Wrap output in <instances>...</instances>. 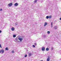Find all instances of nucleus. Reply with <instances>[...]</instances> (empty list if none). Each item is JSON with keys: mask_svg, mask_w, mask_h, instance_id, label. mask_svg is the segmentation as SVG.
I'll return each instance as SVG.
<instances>
[{"mask_svg": "<svg viewBox=\"0 0 61 61\" xmlns=\"http://www.w3.org/2000/svg\"><path fill=\"white\" fill-rule=\"evenodd\" d=\"M18 40H19L20 42H21V41H22V40H23V39L22 38L19 37L18 38Z\"/></svg>", "mask_w": 61, "mask_h": 61, "instance_id": "obj_1", "label": "nucleus"}, {"mask_svg": "<svg viewBox=\"0 0 61 61\" xmlns=\"http://www.w3.org/2000/svg\"><path fill=\"white\" fill-rule=\"evenodd\" d=\"M14 6H17L18 5V4L17 3H16L14 5Z\"/></svg>", "mask_w": 61, "mask_h": 61, "instance_id": "obj_2", "label": "nucleus"}, {"mask_svg": "<svg viewBox=\"0 0 61 61\" xmlns=\"http://www.w3.org/2000/svg\"><path fill=\"white\" fill-rule=\"evenodd\" d=\"M8 5H9V6H11L12 5H13V3H10L8 4Z\"/></svg>", "mask_w": 61, "mask_h": 61, "instance_id": "obj_3", "label": "nucleus"}, {"mask_svg": "<svg viewBox=\"0 0 61 61\" xmlns=\"http://www.w3.org/2000/svg\"><path fill=\"white\" fill-rule=\"evenodd\" d=\"M47 61H50V57L49 56H48V57L47 60Z\"/></svg>", "mask_w": 61, "mask_h": 61, "instance_id": "obj_4", "label": "nucleus"}, {"mask_svg": "<svg viewBox=\"0 0 61 61\" xmlns=\"http://www.w3.org/2000/svg\"><path fill=\"white\" fill-rule=\"evenodd\" d=\"M42 51H44L45 50V48L43 47H42V49H41Z\"/></svg>", "mask_w": 61, "mask_h": 61, "instance_id": "obj_5", "label": "nucleus"}, {"mask_svg": "<svg viewBox=\"0 0 61 61\" xmlns=\"http://www.w3.org/2000/svg\"><path fill=\"white\" fill-rule=\"evenodd\" d=\"M1 52H2V53H4L5 52V51L3 49H2L1 50Z\"/></svg>", "mask_w": 61, "mask_h": 61, "instance_id": "obj_6", "label": "nucleus"}, {"mask_svg": "<svg viewBox=\"0 0 61 61\" xmlns=\"http://www.w3.org/2000/svg\"><path fill=\"white\" fill-rule=\"evenodd\" d=\"M12 31H14L15 30V28L14 27H12L11 28Z\"/></svg>", "mask_w": 61, "mask_h": 61, "instance_id": "obj_7", "label": "nucleus"}, {"mask_svg": "<svg viewBox=\"0 0 61 61\" xmlns=\"http://www.w3.org/2000/svg\"><path fill=\"white\" fill-rule=\"evenodd\" d=\"M54 29H57V26H55L54 27Z\"/></svg>", "mask_w": 61, "mask_h": 61, "instance_id": "obj_8", "label": "nucleus"}, {"mask_svg": "<svg viewBox=\"0 0 61 61\" xmlns=\"http://www.w3.org/2000/svg\"><path fill=\"white\" fill-rule=\"evenodd\" d=\"M47 25V22H45V24L44 25V26H46V25Z\"/></svg>", "mask_w": 61, "mask_h": 61, "instance_id": "obj_9", "label": "nucleus"}, {"mask_svg": "<svg viewBox=\"0 0 61 61\" xmlns=\"http://www.w3.org/2000/svg\"><path fill=\"white\" fill-rule=\"evenodd\" d=\"M46 18L47 19H48V18H49V16H47L46 17Z\"/></svg>", "mask_w": 61, "mask_h": 61, "instance_id": "obj_10", "label": "nucleus"}, {"mask_svg": "<svg viewBox=\"0 0 61 61\" xmlns=\"http://www.w3.org/2000/svg\"><path fill=\"white\" fill-rule=\"evenodd\" d=\"M32 56V54L31 53H30L29 54V56Z\"/></svg>", "mask_w": 61, "mask_h": 61, "instance_id": "obj_11", "label": "nucleus"}, {"mask_svg": "<svg viewBox=\"0 0 61 61\" xmlns=\"http://www.w3.org/2000/svg\"><path fill=\"white\" fill-rule=\"evenodd\" d=\"M43 37H45V38H46V35H43Z\"/></svg>", "mask_w": 61, "mask_h": 61, "instance_id": "obj_12", "label": "nucleus"}, {"mask_svg": "<svg viewBox=\"0 0 61 61\" xmlns=\"http://www.w3.org/2000/svg\"><path fill=\"white\" fill-rule=\"evenodd\" d=\"M49 50V48H47L46 49V51H48Z\"/></svg>", "mask_w": 61, "mask_h": 61, "instance_id": "obj_13", "label": "nucleus"}, {"mask_svg": "<svg viewBox=\"0 0 61 61\" xmlns=\"http://www.w3.org/2000/svg\"><path fill=\"white\" fill-rule=\"evenodd\" d=\"M13 37H16V35H13Z\"/></svg>", "mask_w": 61, "mask_h": 61, "instance_id": "obj_14", "label": "nucleus"}, {"mask_svg": "<svg viewBox=\"0 0 61 61\" xmlns=\"http://www.w3.org/2000/svg\"><path fill=\"white\" fill-rule=\"evenodd\" d=\"M5 49L6 50H8V48L7 47H6L5 48Z\"/></svg>", "mask_w": 61, "mask_h": 61, "instance_id": "obj_15", "label": "nucleus"}, {"mask_svg": "<svg viewBox=\"0 0 61 61\" xmlns=\"http://www.w3.org/2000/svg\"><path fill=\"white\" fill-rule=\"evenodd\" d=\"M49 19H50L51 18H52V16L50 15L49 16Z\"/></svg>", "mask_w": 61, "mask_h": 61, "instance_id": "obj_16", "label": "nucleus"}, {"mask_svg": "<svg viewBox=\"0 0 61 61\" xmlns=\"http://www.w3.org/2000/svg\"><path fill=\"white\" fill-rule=\"evenodd\" d=\"M54 49V48L53 47H51V50H53Z\"/></svg>", "mask_w": 61, "mask_h": 61, "instance_id": "obj_17", "label": "nucleus"}, {"mask_svg": "<svg viewBox=\"0 0 61 61\" xmlns=\"http://www.w3.org/2000/svg\"><path fill=\"white\" fill-rule=\"evenodd\" d=\"M47 34H50V31H47Z\"/></svg>", "mask_w": 61, "mask_h": 61, "instance_id": "obj_18", "label": "nucleus"}, {"mask_svg": "<svg viewBox=\"0 0 61 61\" xmlns=\"http://www.w3.org/2000/svg\"><path fill=\"white\" fill-rule=\"evenodd\" d=\"M15 25H18V23H16L15 24Z\"/></svg>", "mask_w": 61, "mask_h": 61, "instance_id": "obj_19", "label": "nucleus"}, {"mask_svg": "<svg viewBox=\"0 0 61 61\" xmlns=\"http://www.w3.org/2000/svg\"><path fill=\"white\" fill-rule=\"evenodd\" d=\"M27 55L26 54L25 55V57H27Z\"/></svg>", "mask_w": 61, "mask_h": 61, "instance_id": "obj_20", "label": "nucleus"}, {"mask_svg": "<svg viewBox=\"0 0 61 61\" xmlns=\"http://www.w3.org/2000/svg\"><path fill=\"white\" fill-rule=\"evenodd\" d=\"M12 53H14L15 52L14 51H12Z\"/></svg>", "mask_w": 61, "mask_h": 61, "instance_id": "obj_21", "label": "nucleus"}, {"mask_svg": "<svg viewBox=\"0 0 61 61\" xmlns=\"http://www.w3.org/2000/svg\"><path fill=\"white\" fill-rule=\"evenodd\" d=\"M36 2H37V0H35L34 1V2H35V3H36Z\"/></svg>", "mask_w": 61, "mask_h": 61, "instance_id": "obj_22", "label": "nucleus"}, {"mask_svg": "<svg viewBox=\"0 0 61 61\" xmlns=\"http://www.w3.org/2000/svg\"><path fill=\"white\" fill-rule=\"evenodd\" d=\"M32 46L33 47H35V46L34 45H33Z\"/></svg>", "mask_w": 61, "mask_h": 61, "instance_id": "obj_23", "label": "nucleus"}, {"mask_svg": "<svg viewBox=\"0 0 61 61\" xmlns=\"http://www.w3.org/2000/svg\"><path fill=\"white\" fill-rule=\"evenodd\" d=\"M17 37L15 39V40H16V41H17Z\"/></svg>", "mask_w": 61, "mask_h": 61, "instance_id": "obj_24", "label": "nucleus"}, {"mask_svg": "<svg viewBox=\"0 0 61 61\" xmlns=\"http://www.w3.org/2000/svg\"><path fill=\"white\" fill-rule=\"evenodd\" d=\"M35 46H36V45H37V44H36V43H35Z\"/></svg>", "mask_w": 61, "mask_h": 61, "instance_id": "obj_25", "label": "nucleus"}, {"mask_svg": "<svg viewBox=\"0 0 61 61\" xmlns=\"http://www.w3.org/2000/svg\"><path fill=\"white\" fill-rule=\"evenodd\" d=\"M51 25H53V23L52 22H51Z\"/></svg>", "mask_w": 61, "mask_h": 61, "instance_id": "obj_26", "label": "nucleus"}, {"mask_svg": "<svg viewBox=\"0 0 61 61\" xmlns=\"http://www.w3.org/2000/svg\"><path fill=\"white\" fill-rule=\"evenodd\" d=\"M0 47L2 48V46H1V45L0 44Z\"/></svg>", "mask_w": 61, "mask_h": 61, "instance_id": "obj_27", "label": "nucleus"}, {"mask_svg": "<svg viewBox=\"0 0 61 61\" xmlns=\"http://www.w3.org/2000/svg\"><path fill=\"white\" fill-rule=\"evenodd\" d=\"M0 11H2V9H0Z\"/></svg>", "mask_w": 61, "mask_h": 61, "instance_id": "obj_28", "label": "nucleus"}, {"mask_svg": "<svg viewBox=\"0 0 61 61\" xmlns=\"http://www.w3.org/2000/svg\"><path fill=\"white\" fill-rule=\"evenodd\" d=\"M2 32V31L1 30H0V33H1Z\"/></svg>", "mask_w": 61, "mask_h": 61, "instance_id": "obj_29", "label": "nucleus"}, {"mask_svg": "<svg viewBox=\"0 0 61 61\" xmlns=\"http://www.w3.org/2000/svg\"><path fill=\"white\" fill-rule=\"evenodd\" d=\"M60 20H61V18H60Z\"/></svg>", "mask_w": 61, "mask_h": 61, "instance_id": "obj_30", "label": "nucleus"}, {"mask_svg": "<svg viewBox=\"0 0 61 61\" xmlns=\"http://www.w3.org/2000/svg\"><path fill=\"white\" fill-rule=\"evenodd\" d=\"M51 27L52 28L53 27V25H51Z\"/></svg>", "mask_w": 61, "mask_h": 61, "instance_id": "obj_31", "label": "nucleus"}, {"mask_svg": "<svg viewBox=\"0 0 61 61\" xmlns=\"http://www.w3.org/2000/svg\"><path fill=\"white\" fill-rule=\"evenodd\" d=\"M1 53V51H0V53Z\"/></svg>", "mask_w": 61, "mask_h": 61, "instance_id": "obj_32", "label": "nucleus"}, {"mask_svg": "<svg viewBox=\"0 0 61 61\" xmlns=\"http://www.w3.org/2000/svg\"><path fill=\"white\" fill-rule=\"evenodd\" d=\"M41 61H43V60H41Z\"/></svg>", "mask_w": 61, "mask_h": 61, "instance_id": "obj_33", "label": "nucleus"}, {"mask_svg": "<svg viewBox=\"0 0 61 61\" xmlns=\"http://www.w3.org/2000/svg\"><path fill=\"white\" fill-rule=\"evenodd\" d=\"M60 54H61V53H60Z\"/></svg>", "mask_w": 61, "mask_h": 61, "instance_id": "obj_34", "label": "nucleus"}]
</instances>
